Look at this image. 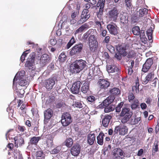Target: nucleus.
I'll return each instance as SVG.
<instances>
[{
    "label": "nucleus",
    "instance_id": "nucleus-57",
    "mask_svg": "<svg viewBox=\"0 0 159 159\" xmlns=\"http://www.w3.org/2000/svg\"><path fill=\"white\" fill-rule=\"evenodd\" d=\"M25 92L23 90L20 89L17 93V95L20 98L23 97L24 96Z\"/></svg>",
    "mask_w": 159,
    "mask_h": 159
},
{
    "label": "nucleus",
    "instance_id": "nucleus-55",
    "mask_svg": "<svg viewBox=\"0 0 159 159\" xmlns=\"http://www.w3.org/2000/svg\"><path fill=\"white\" fill-rule=\"evenodd\" d=\"M139 80L137 78L135 80V85L133 87V88L135 87L136 91L139 90Z\"/></svg>",
    "mask_w": 159,
    "mask_h": 159
},
{
    "label": "nucleus",
    "instance_id": "nucleus-1",
    "mask_svg": "<svg viewBox=\"0 0 159 159\" xmlns=\"http://www.w3.org/2000/svg\"><path fill=\"white\" fill-rule=\"evenodd\" d=\"M87 66L86 61L82 59L75 60L70 66L69 70L73 74L80 73Z\"/></svg>",
    "mask_w": 159,
    "mask_h": 159
},
{
    "label": "nucleus",
    "instance_id": "nucleus-6",
    "mask_svg": "<svg viewBox=\"0 0 159 159\" xmlns=\"http://www.w3.org/2000/svg\"><path fill=\"white\" fill-rule=\"evenodd\" d=\"M128 97V101L131 103L130 107L132 110H135L139 107V102L133 93L129 92Z\"/></svg>",
    "mask_w": 159,
    "mask_h": 159
},
{
    "label": "nucleus",
    "instance_id": "nucleus-29",
    "mask_svg": "<svg viewBox=\"0 0 159 159\" xmlns=\"http://www.w3.org/2000/svg\"><path fill=\"white\" fill-rule=\"evenodd\" d=\"M107 70L109 73L118 72L119 71V69L117 66L113 65H109L107 67Z\"/></svg>",
    "mask_w": 159,
    "mask_h": 159
},
{
    "label": "nucleus",
    "instance_id": "nucleus-47",
    "mask_svg": "<svg viewBox=\"0 0 159 159\" xmlns=\"http://www.w3.org/2000/svg\"><path fill=\"white\" fill-rule=\"evenodd\" d=\"M19 84V85L22 86H24L28 84V81L24 79H20V80Z\"/></svg>",
    "mask_w": 159,
    "mask_h": 159
},
{
    "label": "nucleus",
    "instance_id": "nucleus-41",
    "mask_svg": "<svg viewBox=\"0 0 159 159\" xmlns=\"http://www.w3.org/2000/svg\"><path fill=\"white\" fill-rule=\"evenodd\" d=\"M140 117L132 118L130 120V123L132 125H134L137 124L140 120Z\"/></svg>",
    "mask_w": 159,
    "mask_h": 159
},
{
    "label": "nucleus",
    "instance_id": "nucleus-18",
    "mask_svg": "<svg viewBox=\"0 0 159 159\" xmlns=\"http://www.w3.org/2000/svg\"><path fill=\"white\" fill-rule=\"evenodd\" d=\"M107 28L111 34L116 35L118 34V27L115 24V25L109 24L107 25Z\"/></svg>",
    "mask_w": 159,
    "mask_h": 159
},
{
    "label": "nucleus",
    "instance_id": "nucleus-63",
    "mask_svg": "<svg viewBox=\"0 0 159 159\" xmlns=\"http://www.w3.org/2000/svg\"><path fill=\"white\" fill-rule=\"evenodd\" d=\"M126 72H127L128 74L130 75H131L133 72V68L129 67L128 69L127 70Z\"/></svg>",
    "mask_w": 159,
    "mask_h": 159
},
{
    "label": "nucleus",
    "instance_id": "nucleus-9",
    "mask_svg": "<svg viewBox=\"0 0 159 159\" xmlns=\"http://www.w3.org/2000/svg\"><path fill=\"white\" fill-rule=\"evenodd\" d=\"M83 48V44L81 43L75 44L71 49L70 55L71 56L77 55L81 52Z\"/></svg>",
    "mask_w": 159,
    "mask_h": 159
},
{
    "label": "nucleus",
    "instance_id": "nucleus-34",
    "mask_svg": "<svg viewBox=\"0 0 159 159\" xmlns=\"http://www.w3.org/2000/svg\"><path fill=\"white\" fill-rule=\"evenodd\" d=\"M64 145L67 147L70 148L71 147L73 144V141L71 138H68L66 139L64 142Z\"/></svg>",
    "mask_w": 159,
    "mask_h": 159
},
{
    "label": "nucleus",
    "instance_id": "nucleus-24",
    "mask_svg": "<svg viewBox=\"0 0 159 159\" xmlns=\"http://www.w3.org/2000/svg\"><path fill=\"white\" fill-rule=\"evenodd\" d=\"M14 139L15 142V147L16 148H18L19 147L18 144L20 147L24 144V139L22 137H20L19 139L17 136H16L14 137Z\"/></svg>",
    "mask_w": 159,
    "mask_h": 159
},
{
    "label": "nucleus",
    "instance_id": "nucleus-13",
    "mask_svg": "<svg viewBox=\"0 0 159 159\" xmlns=\"http://www.w3.org/2000/svg\"><path fill=\"white\" fill-rule=\"evenodd\" d=\"M105 0H98L96 6L99 9L98 11V12L97 17L98 18H101L103 14L104 10V7Z\"/></svg>",
    "mask_w": 159,
    "mask_h": 159
},
{
    "label": "nucleus",
    "instance_id": "nucleus-45",
    "mask_svg": "<svg viewBox=\"0 0 159 159\" xmlns=\"http://www.w3.org/2000/svg\"><path fill=\"white\" fill-rule=\"evenodd\" d=\"M46 144L48 148H53L54 145L53 140L51 139H48L46 141Z\"/></svg>",
    "mask_w": 159,
    "mask_h": 159
},
{
    "label": "nucleus",
    "instance_id": "nucleus-5",
    "mask_svg": "<svg viewBox=\"0 0 159 159\" xmlns=\"http://www.w3.org/2000/svg\"><path fill=\"white\" fill-rule=\"evenodd\" d=\"M56 82H57V79L55 76L45 80L44 85L48 91H50L53 89Z\"/></svg>",
    "mask_w": 159,
    "mask_h": 159
},
{
    "label": "nucleus",
    "instance_id": "nucleus-36",
    "mask_svg": "<svg viewBox=\"0 0 159 159\" xmlns=\"http://www.w3.org/2000/svg\"><path fill=\"white\" fill-rule=\"evenodd\" d=\"M36 159H44L45 155L42 150L39 151L36 153Z\"/></svg>",
    "mask_w": 159,
    "mask_h": 159
},
{
    "label": "nucleus",
    "instance_id": "nucleus-44",
    "mask_svg": "<svg viewBox=\"0 0 159 159\" xmlns=\"http://www.w3.org/2000/svg\"><path fill=\"white\" fill-rule=\"evenodd\" d=\"M91 30V29L89 30L83 34L82 37V39L84 40V41H86L87 40L88 38L89 37Z\"/></svg>",
    "mask_w": 159,
    "mask_h": 159
},
{
    "label": "nucleus",
    "instance_id": "nucleus-38",
    "mask_svg": "<svg viewBox=\"0 0 159 159\" xmlns=\"http://www.w3.org/2000/svg\"><path fill=\"white\" fill-rule=\"evenodd\" d=\"M140 28L138 26H135L132 29V33L134 35H138L140 34Z\"/></svg>",
    "mask_w": 159,
    "mask_h": 159
},
{
    "label": "nucleus",
    "instance_id": "nucleus-52",
    "mask_svg": "<svg viewBox=\"0 0 159 159\" xmlns=\"http://www.w3.org/2000/svg\"><path fill=\"white\" fill-rule=\"evenodd\" d=\"M73 106L74 107H77L81 108L82 107V104L80 102H74Z\"/></svg>",
    "mask_w": 159,
    "mask_h": 159
},
{
    "label": "nucleus",
    "instance_id": "nucleus-8",
    "mask_svg": "<svg viewBox=\"0 0 159 159\" xmlns=\"http://www.w3.org/2000/svg\"><path fill=\"white\" fill-rule=\"evenodd\" d=\"M61 122L63 126H66L72 122L70 115L68 112L63 113L61 116Z\"/></svg>",
    "mask_w": 159,
    "mask_h": 159
},
{
    "label": "nucleus",
    "instance_id": "nucleus-2",
    "mask_svg": "<svg viewBox=\"0 0 159 159\" xmlns=\"http://www.w3.org/2000/svg\"><path fill=\"white\" fill-rule=\"evenodd\" d=\"M97 34L96 30L91 29L89 37L88 38L89 46L91 51H92L94 48H96L98 46Z\"/></svg>",
    "mask_w": 159,
    "mask_h": 159
},
{
    "label": "nucleus",
    "instance_id": "nucleus-21",
    "mask_svg": "<svg viewBox=\"0 0 159 159\" xmlns=\"http://www.w3.org/2000/svg\"><path fill=\"white\" fill-rule=\"evenodd\" d=\"M154 75L153 71L149 73L143 80H142V83L144 84H147L154 77Z\"/></svg>",
    "mask_w": 159,
    "mask_h": 159
},
{
    "label": "nucleus",
    "instance_id": "nucleus-27",
    "mask_svg": "<svg viewBox=\"0 0 159 159\" xmlns=\"http://www.w3.org/2000/svg\"><path fill=\"white\" fill-rule=\"evenodd\" d=\"M95 134L93 133H92L91 132L88 134L87 137V143L90 145L93 144L95 141Z\"/></svg>",
    "mask_w": 159,
    "mask_h": 159
},
{
    "label": "nucleus",
    "instance_id": "nucleus-30",
    "mask_svg": "<svg viewBox=\"0 0 159 159\" xmlns=\"http://www.w3.org/2000/svg\"><path fill=\"white\" fill-rule=\"evenodd\" d=\"M120 91L119 89L117 88H114L110 89L108 93L110 94V96H113L115 98L116 96H117L120 93Z\"/></svg>",
    "mask_w": 159,
    "mask_h": 159
},
{
    "label": "nucleus",
    "instance_id": "nucleus-28",
    "mask_svg": "<svg viewBox=\"0 0 159 159\" xmlns=\"http://www.w3.org/2000/svg\"><path fill=\"white\" fill-rule=\"evenodd\" d=\"M89 82L86 81L83 84L81 88V92L84 93H87L89 90Z\"/></svg>",
    "mask_w": 159,
    "mask_h": 159
},
{
    "label": "nucleus",
    "instance_id": "nucleus-23",
    "mask_svg": "<svg viewBox=\"0 0 159 159\" xmlns=\"http://www.w3.org/2000/svg\"><path fill=\"white\" fill-rule=\"evenodd\" d=\"M116 50L120 52L121 55L124 57L125 56L127 55L126 51V48L124 45H118L116 47Z\"/></svg>",
    "mask_w": 159,
    "mask_h": 159
},
{
    "label": "nucleus",
    "instance_id": "nucleus-54",
    "mask_svg": "<svg viewBox=\"0 0 159 159\" xmlns=\"http://www.w3.org/2000/svg\"><path fill=\"white\" fill-rule=\"evenodd\" d=\"M79 14V12L76 11H72L71 17V19H75Z\"/></svg>",
    "mask_w": 159,
    "mask_h": 159
},
{
    "label": "nucleus",
    "instance_id": "nucleus-56",
    "mask_svg": "<svg viewBox=\"0 0 159 159\" xmlns=\"http://www.w3.org/2000/svg\"><path fill=\"white\" fill-rule=\"evenodd\" d=\"M107 48L111 53H113L115 52V48L112 45H108L107 46Z\"/></svg>",
    "mask_w": 159,
    "mask_h": 159
},
{
    "label": "nucleus",
    "instance_id": "nucleus-49",
    "mask_svg": "<svg viewBox=\"0 0 159 159\" xmlns=\"http://www.w3.org/2000/svg\"><path fill=\"white\" fill-rule=\"evenodd\" d=\"M136 55V53L134 51L132 50L129 52L127 57L128 58H131L134 57Z\"/></svg>",
    "mask_w": 159,
    "mask_h": 159
},
{
    "label": "nucleus",
    "instance_id": "nucleus-46",
    "mask_svg": "<svg viewBox=\"0 0 159 159\" xmlns=\"http://www.w3.org/2000/svg\"><path fill=\"white\" fill-rule=\"evenodd\" d=\"M66 56L63 52H62L59 55V59L61 62H64L66 60Z\"/></svg>",
    "mask_w": 159,
    "mask_h": 159
},
{
    "label": "nucleus",
    "instance_id": "nucleus-20",
    "mask_svg": "<svg viewBox=\"0 0 159 159\" xmlns=\"http://www.w3.org/2000/svg\"><path fill=\"white\" fill-rule=\"evenodd\" d=\"M115 99V97L113 96H109L101 104V107H102L104 108L105 107L110 105L113 102Z\"/></svg>",
    "mask_w": 159,
    "mask_h": 159
},
{
    "label": "nucleus",
    "instance_id": "nucleus-53",
    "mask_svg": "<svg viewBox=\"0 0 159 159\" xmlns=\"http://www.w3.org/2000/svg\"><path fill=\"white\" fill-rule=\"evenodd\" d=\"M30 50H27L25 51L22 55L20 57V59L21 60V61L22 62H23V61L25 60V57L27 56V54L28 53H26V52L29 51Z\"/></svg>",
    "mask_w": 159,
    "mask_h": 159
},
{
    "label": "nucleus",
    "instance_id": "nucleus-58",
    "mask_svg": "<svg viewBox=\"0 0 159 159\" xmlns=\"http://www.w3.org/2000/svg\"><path fill=\"white\" fill-rule=\"evenodd\" d=\"M121 55H122L120 52H118L116 53L115 55V57L118 60H120L122 59Z\"/></svg>",
    "mask_w": 159,
    "mask_h": 159
},
{
    "label": "nucleus",
    "instance_id": "nucleus-17",
    "mask_svg": "<svg viewBox=\"0 0 159 159\" xmlns=\"http://www.w3.org/2000/svg\"><path fill=\"white\" fill-rule=\"evenodd\" d=\"M50 60L49 56L47 54H44L41 56L40 60V64L43 66L48 63Z\"/></svg>",
    "mask_w": 159,
    "mask_h": 159
},
{
    "label": "nucleus",
    "instance_id": "nucleus-25",
    "mask_svg": "<svg viewBox=\"0 0 159 159\" xmlns=\"http://www.w3.org/2000/svg\"><path fill=\"white\" fill-rule=\"evenodd\" d=\"M113 151V155L116 158H117L119 157L122 158V157H124V153L121 149L116 148Z\"/></svg>",
    "mask_w": 159,
    "mask_h": 159
},
{
    "label": "nucleus",
    "instance_id": "nucleus-48",
    "mask_svg": "<svg viewBox=\"0 0 159 159\" xmlns=\"http://www.w3.org/2000/svg\"><path fill=\"white\" fill-rule=\"evenodd\" d=\"M124 102H121L120 103H119L117 106L115 107L116 111V112H120L121 110V108L122 107Z\"/></svg>",
    "mask_w": 159,
    "mask_h": 159
},
{
    "label": "nucleus",
    "instance_id": "nucleus-40",
    "mask_svg": "<svg viewBox=\"0 0 159 159\" xmlns=\"http://www.w3.org/2000/svg\"><path fill=\"white\" fill-rule=\"evenodd\" d=\"M148 10L145 8H141L139 10V16L143 17L148 13Z\"/></svg>",
    "mask_w": 159,
    "mask_h": 159
},
{
    "label": "nucleus",
    "instance_id": "nucleus-35",
    "mask_svg": "<svg viewBox=\"0 0 159 159\" xmlns=\"http://www.w3.org/2000/svg\"><path fill=\"white\" fill-rule=\"evenodd\" d=\"M102 16H101V18L100 17V18H98L99 19V20H98L97 19H96L95 21H94V23L95 24V25L98 28L100 29V30H102V25L101 24V22H102L103 24V22L102 21Z\"/></svg>",
    "mask_w": 159,
    "mask_h": 159
},
{
    "label": "nucleus",
    "instance_id": "nucleus-10",
    "mask_svg": "<svg viewBox=\"0 0 159 159\" xmlns=\"http://www.w3.org/2000/svg\"><path fill=\"white\" fill-rule=\"evenodd\" d=\"M110 83L107 80L100 79L97 82V85L100 90L107 89L110 85Z\"/></svg>",
    "mask_w": 159,
    "mask_h": 159
},
{
    "label": "nucleus",
    "instance_id": "nucleus-43",
    "mask_svg": "<svg viewBox=\"0 0 159 159\" xmlns=\"http://www.w3.org/2000/svg\"><path fill=\"white\" fill-rule=\"evenodd\" d=\"M75 42V38L73 36L67 44L66 47L67 49L70 48Z\"/></svg>",
    "mask_w": 159,
    "mask_h": 159
},
{
    "label": "nucleus",
    "instance_id": "nucleus-50",
    "mask_svg": "<svg viewBox=\"0 0 159 159\" xmlns=\"http://www.w3.org/2000/svg\"><path fill=\"white\" fill-rule=\"evenodd\" d=\"M61 150V147L59 146H57L51 151V153L52 154H56L58 153Z\"/></svg>",
    "mask_w": 159,
    "mask_h": 159
},
{
    "label": "nucleus",
    "instance_id": "nucleus-15",
    "mask_svg": "<svg viewBox=\"0 0 159 159\" xmlns=\"http://www.w3.org/2000/svg\"><path fill=\"white\" fill-rule=\"evenodd\" d=\"M153 63V60L152 58L148 59L143 66L142 71L144 73H146L148 72Z\"/></svg>",
    "mask_w": 159,
    "mask_h": 159
},
{
    "label": "nucleus",
    "instance_id": "nucleus-12",
    "mask_svg": "<svg viewBox=\"0 0 159 159\" xmlns=\"http://www.w3.org/2000/svg\"><path fill=\"white\" fill-rule=\"evenodd\" d=\"M128 128L127 127L122 125H120L115 127L114 133L115 134H118L121 135H124L127 133Z\"/></svg>",
    "mask_w": 159,
    "mask_h": 159
},
{
    "label": "nucleus",
    "instance_id": "nucleus-62",
    "mask_svg": "<svg viewBox=\"0 0 159 159\" xmlns=\"http://www.w3.org/2000/svg\"><path fill=\"white\" fill-rule=\"evenodd\" d=\"M110 37L109 36H105L104 40H103V42L105 43H108L110 40Z\"/></svg>",
    "mask_w": 159,
    "mask_h": 159
},
{
    "label": "nucleus",
    "instance_id": "nucleus-26",
    "mask_svg": "<svg viewBox=\"0 0 159 159\" xmlns=\"http://www.w3.org/2000/svg\"><path fill=\"white\" fill-rule=\"evenodd\" d=\"M120 23L121 25H124L128 22V18L126 14H120Z\"/></svg>",
    "mask_w": 159,
    "mask_h": 159
},
{
    "label": "nucleus",
    "instance_id": "nucleus-42",
    "mask_svg": "<svg viewBox=\"0 0 159 159\" xmlns=\"http://www.w3.org/2000/svg\"><path fill=\"white\" fill-rule=\"evenodd\" d=\"M158 143L159 142L158 141H155L153 146L152 152L155 153L159 151L158 149Z\"/></svg>",
    "mask_w": 159,
    "mask_h": 159
},
{
    "label": "nucleus",
    "instance_id": "nucleus-4",
    "mask_svg": "<svg viewBox=\"0 0 159 159\" xmlns=\"http://www.w3.org/2000/svg\"><path fill=\"white\" fill-rule=\"evenodd\" d=\"M35 57V53L34 52L31 53L25 64V66L28 70L29 71H31L34 69Z\"/></svg>",
    "mask_w": 159,
    "mask_h": 159
},
{
    "label": "nucleus",
    "instance_id": "nucleus-51",
    "mask_svg": "<svg viewBox=\"0 0 159 159\" xmlns=\"http://www.w3.org/2000/svg\"><path fill=\"white\" fill-rule=\"evenodd\" d=\"M17 129L19 131V132H24L26 130V128L24 126L20 125H18L17 126Z\"/></svg>",
    "mask_w": 159,
    "mask_h": 159
},
{
    "label": "nucleus",
    "instance_id": "nucleus-60",
    "mask_svg": "<svg viewBox=\"0 0 159 159\" xmlns=\"http://www.w3.org/2000/svg\"><path fill=\"white\" fill-rule=\"evenodd\" d=\"M65 103L63 102H60L58 103L56 105L57 108H60L61 107H63Z\"/></svg>",
    "mask_w": 159,
    "mask_h": 159
},
{
    "label": "nucleus",
    "instance_id": "nucleus-11",
    "mask_svg": "<svg viewBox=\"0 0 159 159\" xmlns=\"http://www.w3.org/2000/svg\"><path fill=\"white\" fill-rule=\"evenodd\" d=\"M119 12L116 7H114L108 11V17L111 20L116 22L118 16Z\"/></svg>",
    "mask_w": 159,
    "mask_h": 159
},
{
    "label": "nucleus",
    "instance_id": "nucleus-31",
    "mask_svg": "<svg viewBox=\"0 0 159 159\" xmlns=\"http://www.w3.org/2000/svg\"><path fill=\"white\" fill-rule=\"evenodd\" d=\"M41 139L40 136H34L30 139V143L31 145H37L39 141Z\"/></svg>",
    "mask_w": 159,
    "mask_h": 159
},
{
    "label": "nucleus",
    "instance_id": "nucleus-7",
    "mask_svg": "<svg viewBox=\"0 0 159 159\" xmlns=\"http://www.w3.org/2000/svg\"><path fill=\"white\" fill-rule=\"evenodd\" d=\"M90 16L89 10L84 9L82 12L80 18L77 21L78 24L81 25L86 22Z\"/></svg>",
    "mask_w": 159,
    "mask_h": 159
},
{
    "label": "nucleus",
    "instance_id": "nucleus-16",
    "mask_svg": "<svg viewBox=\"0 0 159 159\" xmlns=\"http://www.w3.org/2000/svg\"><path fill=\"white\" fill-rule=\"evenodd\" d=\"M81 83L80 81H76L72 84L70 89L72 93L74 94H77L79 93Z\"/></svg>",
    "mask_w": 159,
    "mask_h": 159
},
{
    "label": "nucleus",
    "instance_id": "nucleus-37",
    "mask_svg": "<svg viewBox=\"0 0 159 159\" xmlns=\"http://www.w3.org/2000/svg\"><path fill=\"white\" fill-rule=\"evenodd\" d=\"M104 112L106 113H108L114 110L115 106L113 105H109L104 107Z\"/></svg>",
    "mask_w": 159,
    "mask_h": 159
},
{
    "label": "nucleus",
    "instance_id": "nucleus-19",
    "mask_svg": "<svg viewBox=\"0 0 159 159\" xmlns=\"http://www.w3.org/2000/svg\"><path fill=\"white\" fill-rule=\"evenodd\" d=\"M111 118V116L107 114L105 115L102 118V125L105 128L107 127Z\"/></svg>",
    "mask_w": 159,
    "mask_h": 159
},
{
    "label": "nucleus",
    "instance_id": "nucleus-32",
    "mask_svg": "<svg viewBox=\"0 0 159 159\" xmlns=\"http://www.w3.org/2000/svg\"><path fill=\"white\" fill-rule=\"evenodd\" d=\"M104 137V134L102 132H100L97 136V139L98 143L102 145L103 144V139Z\"/></svg>",
    "mask_w": 159,
    "mask_h": 159
},
{
    "label": "nucleus",
    "instance_id": "nucleus-3",
    "mask_svg": "<svg viewBox=\"0 0 159 159\" xmlns=\"http://www.w3.org/2000/svg\"><path fill=\"white\" fill-rule=\"evenodd\" d=\"M133 115V112L129 108L124 107L120 114V117H122L121 118V122L123 123H126L128 121Z\"/></svg>",
    "mask_w": 159,
    "mask_h": 159
},
{
    "label": "nucleus",
    "instance_id": "nucleus-33",
    "mask_svg": "<svg viewBox=\"0 0 159 159\" xmlns=\"http://www.w3.org/2000/svg\"><path fill=\"white\" fill-rule=\"evenodd\" d=\"M89 28L88 24L85 23L82 25L80 27L76 30L75 32V34L81 33L86 29H88Z\"/></svg>",
    "mask_w": 159,
    "mask_h": 159
},
{
    "label": "nucleus",
    "instance_id": "nucleus-64",
    "mask_svg": "<svg viewBox=\"0 0 159 159\" xmlns=\"http://www.w3.org/2000/svg\"><path fill=\"white\" fill-rule=\"evenodd\" d=\"M140 37L141 39H144L145 35L144 30H141V32H140Z\"/></svg>",
    "mask_w": 159,
    "mask_h": 159
},
{
    "label": "nucleus",
    "instance_id": "nucleus-61",
    "mask_svg": "<svg viewBox=\"0 0 159 159\" xmlns=\"http://www.w3.org/2000/svg\"><path fill=\"white\" fill-rule=\"evenodd\" d=\"M87 99L89 102H93L95 101V98L93 96H90L88 97Z\"/></svg>",
    "mask_w": 159,
    "mask_h": 159
},
{
    "label": "nucleus",
    "instance_id": "nucleus-14",
    "mask_svg": "<svg viewBox=\"0 0 159 159\" xmlns=\"http://www.w3.org/2000/svg\"><path fill=\"white\" fill-rule=\"evenodd\" d=\"M81 149V147L80 144L76 143L71 147L70 151V153L73 156H78L80 152Z\"/></svg>",
    "mask_w": 159,
    "mask_h": 159
},
{
    "label": "nucleus",
    "instance_id": "nucleus-39",
    "mask_svg": "<svg viewBox=\"0 0 159 159\" xmlns=\"http://www.w3.org/2000/svg\"><path fill=\"white\" fill-rule=\"evenodd\" d=\"M125 2L127 10L129 11L132 9L133 5L131 3V0H125Z\"/></svg>",
    "mask_w": 159,
    "mask_h": 159
},
{
    "label": "nucleus",
    "instance_id": "nucleus-22",
    "mask_svg": "<svg viewBox=\"0 0 159 159\" xmlns=\"http://www.w3.org/2000/svg\"><path fill=\"white\" fill-rule=\"evenodd\" d=\"M53 114V111L50 108H49L44 111V121L45 122L47 120H49L52 116Z\"/></svg>",
    "mask_w": 159,
    "mask_h": 159
},
{
    "label": "nucleus",
    "instance_id": "nucleus-59",
    "mask_svg": "<svg viewBox=\"0 0 159 159\" xmlns=\"http://www.w3.org/2000/svg\"><path fill=\"white\" fill-rule=\"evenodd\" d=\"M14 131L13 129L10 130L8 131L7 133L6 134V138H7V136H8L9 139L10 138V135H12V134H13Z\"/></svg>",
    "mask_w": 159,
    "mask_h": 159
}]
</instances>
